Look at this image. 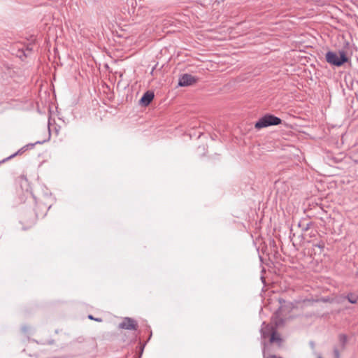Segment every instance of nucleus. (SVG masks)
<instances>
[{"instance_id":"f257e3e1","label":"nucleus","mask_w":358,"mask_h":358,"mask_svg":"<svg viewBox=\"0 0 358 358\" xmlns=\"http://www.w3.org/2000/svg\"><path fill=\"white\" fill-rule=\"evenodd\" d=\"M325 58L329 64L336 66H341L343 64L348 62V57L343 50L339 52V56L334 52L328 51L326 53Z\"/></svg>"},{"instance_id":"4468645a","label":"nucleus","mask_w":358,"mask_h":358,"mask_svg":"<svg viewBox=\"0 0 358 358\" xmlns=\"http://www.w3.org/2000/svg\"><path fill=\"white\" fill-rule=\"evenodd\" d=\"M88 318L90 319V320H94L98 321V322H101L102 321V320L101 318H95L92 315H90L88 316Z\"/></svg>"},{"instance_id":"9b49d317","label":"nucleus","mask_w":358,"mask_h":358,"mask_svg":"<svg viewBox=\"0 0 358 358\" xmlns=\"http://www.w3.org/2000/svg\"><path fill=\"white\" fill-rule=\"evenodd\" d=\"M347 299L350 303L355 304L357 302L358 296L352 293H350L348 294Z\"/></svg>"},{"instance_id":"ddd939ff","label":"nucleus","mask_w":358,"mask_h":358,"mask_svg":"<svg viewBox=\"0 0 358 358\" xmlns=\"http://www.w3.org/2000/svg\"><path fill=\"white\" fill-rule=\"evenodd\" d=\"M334 354L335 358H340L339 351L336 348H334Z\"/></svg>"},{"instance_id":"423d86ee","label":"nucleus","mask_w":358,"mask_h":358,"mask_svg":"<svg viewBox=\"0 0 358 358\" xmlns=\"http://www.w3.org/2000/svg\"><path fill=\"white\" fill-rule=\"evenodd\" d=\"M42 143V142L41 141H37L35 143H30V144H27V145H25L24 147H23L22 149L19 150L17 152L11 155L10 156L8 157L7 158L3 159L2 161L0 162V164L1 163H3V162H5L6 161L10 159H12L13 157H15L16 155H17L18 154L20 153H22V151H24V150L27 149L28 148H34V146L36 145V144H41Z\"/></svg>"},{"instance_id":"1a4fd4ad","label":"nucleus","mask_w":358,"mask_h":358,"mask_svg":"<svg viewBox=\"0 0 358 358\" xmlns=\"http://www.w3.org/2000/svg\"><path fill=\"white\" fill-rule=\"evenodd\" d=\"M281 338L280 336L275 332V331H273L271 334V338H270V342L274 343V342H280Z\"/></svg>"},{"instance_id":"f8f14e48","label":"nucleus","mask_w":358,"mask_h":358,"mask_svg":"<svg viewBox=\"0 0 358 358\" xmlns=\"http://www.w3.org/2000/svg\"><path fill=\"white\" fill-rule=\"evenodd\" d=\"M315 247H317L320 249H324V243L323 241H320V243H317V244H315L314 245Z\"/></svg>"},{"instance_id":"dca6fc26","label":"nucleus","mask_w":358,"mask_h":358,"mask_svg":"<svg viewBox=\"0 0 358 358\" xmlns=\"http://www.w3.org/2000/svg\"><path fill=\"white\" fill-rule=\"evenodd\" d=\"M265 358H282V357H279V356H276L275 355H269L268 357H265Z\"/></svg>"},{"instance_id":"f03ea898","label":"nucleus","mask_w":358,"mask_h":358,"mask_svg":"<svg viewBox=\"0 0 358 358\" xmlns=\"http://www.w3.org/2000/svg\"><path fill=\"white\" fill-rule=\"evenodd\" d=\"M281 122L282 120L280 118L271 114H266L256 122L255 127L257 129H261L270 126L278 125Z\"/></svg>"},{"instance_id":"f3484780","label":"nucleus","mask_w":358,"mask_h":358,"mask_svg":"<svg viewBox=\"0 0 358 358\" xmlns=\"http://www.w3.org/2000/svg\"><path fill=\"white\" fill-rule=\"evenodd\" d=\"M320 301H321L322 302H329V299H328V298H322V299H320Z\"/></svg>"},{"instance_id":"6ab92c4d","label":"nucleus","mask_w":358,"mask_h":358,"mask_svg":"<svg viewBox=\"0 0 358 358\" xmlns=\"http://www.w3.org/2000/svg\"><path fill=\"white\" fill-rule=\"evenodd\" d=\"M309 344H310L311 348L314 349V348H315V343L313 341H310Z\"/></svg>"},{"instance_id":"7ed1b4c3","label":"nucleus","mask_w":358,"mask_h":358,"mask_svg":"<svg viewBox=\"0 0 358 358\" xmlns=\"http://www.w3.org/2000/svg\"><path fill=\"white\" fill-rule=\"evenodd\" d=\"M119 328L127 330H136L138 328L137 322L131 317H124L121 323L119 324Z\"/></svg>"},{"instance_id":"6e6552de","label":"nucleus","mask_w":358,"mask_h":358,"mask_svg":"<svg viewBox=\"0 0 358 358\" xmlns=\"http://www.w3.org/2000/svg\"><path fill=\"white\" fill-rule=\"evenodd\" d=\"M262 326H264V327L261 329V334L264 338H266L268 336L270 331L272 332L273 331H275L273 327H271L268 324H266L265 322L262 324Z\"/></svg>"},{"instance_id":"20e7f679","label":"nucleus","mask_w":358,"mask_h":358,"mask_svg":"<svg viewBox=\"0 0 358 358\" xmlns=\"http://www.w3.org/2000/svg\"><path fill=\"white\" fill-rule=\"evenodd\" d=\"M197 80L198 78L190 74L185 73L180 77L178 85L181 87L189 86L195 83Z\"/></svg>"},{"instance_id":"9d476101","label":"nucleus","mask_w":358,"mask_h":358,"mask_svg":"<svg viewBox=\"0 0 358 358\" xmlns=\"http://www.w3.org/2000/svg\"><path fill=\"white\" fill-rule=\"evenodd\" d=\"M339 342L343 349L345 348V345L348 342V337L345 334H340L338 336Z\"/></svg>"},{"instance_id":"aec40b11","label":"nucleus","mask_w":358,"mask_h":358,"mask_svg":"<svg viewBox=\"0 0 358 358\" xmlns=\"http://www.w3.org/2000/svg\"><path fill=\"white\" fill-rule=\"evenodd\" d=\"M317 358H322V357L321 356H318V357H317Z\"/></svg>"},{"instance_id":"39448f33","label":"nucleus","mask_w":358,"mask_h":358,"mask_svg":"<svg viewBox=\"0 0 358 358\" xmlns=\"http://www.w3.org/2000/svg\"><path fill=\"white\" fill-rule=\"evenodd\" d=\"M155 97L154 92L152 91H147L143 94L141 99L139 100V103L141 106H148L151 101L153 100Z\"/></svg>"},{"instance_id":"2eb2a0df","label":"nucleus","mask_w":358,"mask_h":358,"mask_svg":"<svg viewBox=\"0 0 358 358\" xmlns=\"http://www.w3.org/2000/svg\"><path fill=\"white\" fill-rule=\"evenodd\" d=\"M146 11V9L144 8H138L137 10V14L138 15L140 13H143Z\"/></svg>"},{"instance_id":"0eeeda50","label":"nucleus","mask_w":358,"mask_h":358,"mask_svg":"<svg viewBox=\"0 0 358 358\" xmlns=\"http://www.w3.org/2000/svg\"><path fill=\"white\" fill-rule=\"evenodd\" d=\"M33 50V45H28L27 47H26V49L24 50V48H19L18 49V52L17 53V56L19 57L20 58L22 59V57H27V54L26 53V52H31Z\"/></svg>"},{"instance_id":"a211bd4d","label":"nucleus","mask_w":358,"mask_h":358,"mask_svg":"<svg viewBox=\"0 0 358 358\" xmlns=\"http://www.w3.org/2000/svg\"><path fill=\"white\" fill-rule=\"evenodd\" d=\"M310 223H308L306 227L303 228V231H307L310 227Z\"/></svg>"}]
</instances>
